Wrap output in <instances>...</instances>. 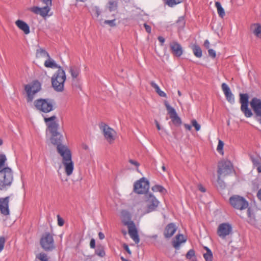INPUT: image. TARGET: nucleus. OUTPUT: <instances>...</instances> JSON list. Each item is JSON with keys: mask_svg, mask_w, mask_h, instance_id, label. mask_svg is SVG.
<instances>
[{"mask_svg": "<svg viewBox=\"0 0 261 261\" xmlns=\"http://www.w3.org/2000/svg\"><path fill=\"white\" fill-rule=\"evenodd\" d=\"M63 135L59 133L51 134L50 141L57 146L58 153L62 158V163L67 176H70L74 170V163L72 160V153L67 146L62 144Z\"/></svg>", "mask_w": 261, "mask_h": 261, "instance_id": "nucleus-1", "label": "nucleus"}, {"mask_svg": "<svg viewBox=\"0 0 261 261\" xmlns=\"http://www.w3.org/2000/svg\"><path fill=\"white\" fill-rule=\"evenodd\" d=\"M121 215L122 217V222L124 225L127 226L130 238L136 244H138L140 242V239L138 230L134 222L131 220L129 214L127 212L123 211L121 212Z\"/></svg>", "mask_w": 261, "mask_h": 261, "instance_id": "nucleus-2", "label": "nucleus"}, {"mask_svg": "<svg viewBox=\"0 0 261 261\" xmlns=\"http://www.w3.org/2000/svg\"><path fill=\"white\" fill-rule=\"evenodd\" d=\"M14 180L13 172L10 167H5L0 170V190H7Z\"/></svg>", "mask_w": 261, "mask_h": 261, "instance_id": "nucleus-3", "label": "nucleus"}, {"mask_svg": "<svg viewBox=\"0 0 261 261\" xmlns=\"http://www.w3.org/2000/svg\"><path fill=\"white\" fill-rule=\"evenodd\" d=\"M66 79L65 72L61 67H60L59 69L53 75L51 79L52 87L56 92H61L63 91Z\"/></svg>", "mask_w": 261, "mask_h": 261, "instance_id": "nucleus-4", "label": "nucleus"}, {"mask_svg": "<svg viewBox=\"0 0 261 261\" xmlns=\"http://www.w3.org/2000/svg\"><path fill=\"white\" fill-rule=\"evenodd\" d=\"M34 105L37 110L44 113H49L54 109V101L51 99H37L35 100Z\"/></svg>", "mask_w": 261, "mask_h": 261, "instance_id": "nucleus-5", "label": "nucleus"}, {"mask_svg": "<svg viewBox=\"0 0 261 261\" xmlns=\"http://www.w3.org/2000/svg\"><path fill=\"white\" fill-rule=\"evenodd\" d=\"M24 89L27 94L28 102H32L34 98L35 95L40 90L41 84L38 81H35L26 85Z\"/></svg>", "mask_w": 261, "mask_h": 261, "instance_id": "nucleus-6", "label": "nucleus"}, {"mask_svg": "<svg viewBox=\"0 0 261 261\" xmlns=\"http://www.w3.org/2000/svg\"><path fill=\"white\" fill-rule=\"evenodd\" d=\"M229 202L234 208L243 210L248 207L249 204L247 200L243 197L234 195L229 198Z\"/></svg>", "mask_w": 261, "mask_h": 261, "instance_id": "nucleus-7", "label": "nucleus"}, {"mask_svg": "<svg viewBox=\"0 0 261 261\" xmlns=\"http://www.w3.org/2000/svg\"><path fill=\"white\" fill-rule=\"evenodd\" d=\"M146 207L145 213H150L156 210L160 202L151 193L145 194Z\"/></svg>", "mask_w": 261, "mask_h": 261, "instance_id": "nucleus-8", "label": "nucleus"}, {"mask_svg": "<svg viewBox=\"0 0 261 261\" xmlns=\"http://www.w3.org/2000/svg\"><path fill=\"white\" fill-rule=\"evenodd\" d=\"M149 188V181L144 177L136 181L134 185V191L139 194L148 193Z\"/></svg>", "mask_w": 261, "mask_h": 261, "instance_id": "nucleus-9", "label": "nucleus"}, {"mask_svg": "<svg viewBox=\"0 0 261 261\" xmlns=\"http://www.w3.org/2000/svg\"><path fill=\"white\" fill-rule=\"evenodd\" d=\"M233 233V227L231 224L228 222L222 223L217 228V233L221 239H224Z\"/></svg>", "mask_w": 261, "mask_h": 261, "instance_id": "nucleus-10", "label": "nucleus"}, {"mask_svg": "<svg viewBox=\"0 0 261 261\" xmlns=\"http://www.w3.org/2000/svg\"><path fill=\"white\" fill-rule=\"evenodd\" d=\"M40 245L45 251H51L55 248L53 236L49 232L44 233L40 239Z\"/></svg>", "mask_w": 261, "mask_h": 261, "instance_id": "nucleus-11", "label": "nucleus"}, {"mask_svg": "<svg viewBox=\"0 0 261 261\" xmlns=\"http://www.w3.org/2000/svg\"><path fill=\"white\" fill-rule=\"evenodd\" d=\"M233 171V167L229 161H221L219 163L218 170V178L219 179L221 176L228 175Z\"/></svg>", "mask_w": 261, "mask_h": 261, "instance_id": "nucleus-12", "label": "nucleus"}, {"mask_svg": "<svg viewBox=\"0 0 261 261\" xmlns=\"http://www.w3.org/2000/svg\"><path fill=\"white\" fill-rule=\"evenodd\" d=\"M100 128L102 131L105 139L109 143H112L115 139L116 133L108 125L102 123Z\"/></svg>", "mask_w": 261, "mask_h": 261, "instance_id": "nucleus-13", "label": "nucleus"}, {"mask_svg": "<svg viewBox=\"0 0 261 261\" xmlns=\"http://www.w3.org/2000/svg\"><path fill=\"white\" fill-rule=\"evenodd\" d=\"M56 119V117L55 115L48 118H44V121L47 125L48 130L51 134L59 133L58 131L59 124L55 121Z\"/></svg>", "mask_w": 261, "mask_h": 261, "instance_id": "nucleus-14", "label": "nucleus"}, {"mask_svg": "<svg viewBox=\"0 0 261 261\" xmlns=\"http://www.w3.org/2000/svg\"><path fill=\"white\" fill-rule=\"evenodd\" d=\"M9 202V196L0 198V212L5 216H9L10 214Z\"/></svg>", "mask_w": 261, "mask_h": 261, "instance_id": "nucleus-15", "label": "nucleus"}, {"mask_svg": "<svg viewBox=\"0 0 261 261\" xmlns=\"http://www.w3.org/2000/svg\"><path fill=\"white\" fill-rule=\"evenodd\" d=\"M166 108L168 111V114L170 115V117L171 119L172 122L174 124H180L181 123V119L177 115V114L174 108L172 107L168 102L165 103Z\"/></svg>", "mask_w": 261, "mask_h": 261, "instance_id": "nucleus-16", "label": "nucleus"}, {"mask_svg": "<svg viewBox=\"0 0 261 261\" xmlns=\"http://www.w3.org/2000/svg\"><path fill=\"white\" fill-rule=\"evenodd\" d=\"M221 88L228 102L231 104H233L235 102L234 97L229 86L225 83H223L221 85Z\"/></svg>", "mask_w": 261, "mask_h": 261, "instance_id": "nucleus-17", "label": "nucleus"}, {"mask_svg": "<svg viewBox=\"0 0 261 261\" xmlns=\"http://www.w3.org/2000/svg\"><path fill=\"white\" fill-rule=\"evenodd\" d=\"M250 106L256 115L261 117V99L253 98L250 101Z\"/></svg>", "mask_w": 261, "mask_h": 261, "instance_id": "nucleus-18", "label": "nucleus"}, {"mask_svg": "<svg viewBox=\"0 0 261 261\" xmlns=\"http://www.w3.org/2000/svg\"><path fill=\"white\" fill-rule=\"evenodd\" d=\"M50 10V7L46 5L42 8L34 6L31 8V11L32 12L36 14H39L43 17H46L48 15Z\"/></svg>", "mask_w": 261, "mask_h": 261, "instance_id": "nucleus-19", "label": "nucleus"}, {"mask_svg": "<svg viewBox=\"0 0 261 261\" xmlns=\"http://www.w3.org/2000/svg\"><path fill=\"white\" fill-rule=\"evenodd\" d=\"M170 47L173 55L177 57H180L183 54V49L181 45L176 41L170 43Z\"/></svg>", "mask_w": 261, "mask_h": 261, "instance_id": "nucleus-20", "label": "nucleus"}, {"mask_svg": "<svg viewBox=\"0 0 261 261\" xmlns=\"http://www.w3.org/2000/svg\"><path fill=\"white\" fill-rule=\"evenodd\" d=\"M177 230V227L176 225L173 223L168 224L165 229L164 236L166 238H169L171 237L176 232Z\"/></svg>", "mask_w": 261, "mask_h": 261, "instance_id": "nucleus-21", "label": "nucleus"}, {"mask_svg": "<svg viewBox=\"0 0 261 261\" xmlns=\"http://www.w3.org/2000/svg\"><path fill=\"white\" fill-rule=\"evenodd\" d=\"M15 24L21 30L25 35H28L30 33V29L29 25L24 21L18 19L15 21Z\"/></svg>", "mask_w": 261, "mask_h": 261, "instance_id": "nucleus-22", "label": "nucleus"}, {"mask_svg": "<svg viewBox=\"0 0 261 261\" xmlns=\"http://www.w3.org/2000/svg\"><path fill=\"white\" fill-rule=\"evenodd\" d=\"M186 241V239L184 235L178 234L176 236L175 239L173 241V246L176 249H179L181 244Z\"/></svg>", "mask_w": 261, "mask_h": 261, "instance_id": "nucleus-23", "label": "nucleus"}, {"mask_svg": "<svg viewBox=\"0 0 261 261\" xmlns=\"http://www.w3.org/2000/svg\"><path fill=\"white\" fill-rule=\"evenodd\" d=\"M47 59L44 62V66L47 68H50L51 69L58 68L61 67L59 66L55 62V61L50 58V56L47 58Z\"/></svg>", "mask_w": 261, "mask_h": 261, "instance_id": "nucleus-24", "label": "nucleus"}, {"mask_svg": "<svg viewBox=\"0 0 261 261\" xmlns=\"http://www.w3.org/2000/svg\"><path fill=\"white\" fill-rule=\"evenodd\" d=\"M251 30L253 34L257 38H261V24L254 23L251 26Z\"/></svg>", "mask_w": 261, "mask_h": 261, "instance_id": "nucleus-25", "label": "nucleus"}, {"mask_svg": "<svg viewBox=\"0 0 261 261\" xmlns=\"http://www.w3.org/2000/svg\"><path fill=\"white\" fill-rule=\"evenodd\" d=\"M80 72V68L77 66H71L69 67V72L71 74L73 80H75L77 77Z\"/></svg>", "mask_w": 261, "mask_h": 261, "instance_id": "nucleus-26", "label": "nucleus"}, {"mask_svg": "<svg viewBox=\"0 0 261 261\" xmlns=\"http://www.w3.org/2000/svg\"><path fill=\"white\" fill-rule=\"evenodd\" d=\"M150 84L151 87L155 89V92L158 94V95L162 97H167V94H166V93H165L163 91L161 90L160 87L154 81L150 82Z\"/></svg>", "mask_w": 261, "mask_h": 261, "instance_id": "nucleus-27", "label": "nucleus"}, {"mask_svg": "<svg viewBox=\"0 0 261 261\" xmlns=\"http://www.w3.org/2000/svg\"><path fill=\"white\" fill-rule=\"evenodd\" d=\"M151 190L154 192H159L161 195H164L167 193V190L162 186L160 185H155L151 188Z\"/></svg>", "mask_w": 261, "mask_h": 261, "instance_id": "nucleus-28", "label": "nucleus"}, {"mask_svg": "<svg viewBox=\"0 0 261 261\" xmlns=\"http://www.w3.org/2000/svg\"><path fill=\"white\" fill-rule=\"evenodd\" d=\"M192 49L194 55L197 58H201L202 57V52L200 47L198 45L195 44L192 46Z\"/></svg>", "mask_w": 261, "mask_h": 261, "instance_id": "nucleus-29", "label": "nucleus"}, {"mask_svg": "<svg viewBox=\"0 0 261 261\" xmlns=\"http://www.w3.org/2000/svg\"><path fill=\"white\" fill-rule=\"evenodd\" d=\"M49 56H50L48 53L42 48H39L36 50V57L37 58H47Z\"/></svg>", "mask_w": 261, "mask_h": 261, "instance_id": "nucleus-30", "label": "nucleus"}, {"mask_svg": "<svg viewBox=\"0 0 261 261\" xmlns=\"http://www.w3.org/2000/svg\"><path fill=\"white\" fill-rule=\"evenodd\" d=\"M206 252L203 253V257L205 261H213V253L211 250L207 247H204Z\"/></svg>", "mask_w": 261, "mask_h": 261, "instance_id": "nucleus-31", "label": "nucleus"}, {"mask_svg": "<svg viewBox=\"0 0 261 261\" xmlns=\"http://www.w3.org/2000/svg\"><path fill=\"white\" fill-rule=\"evenodd\" d=\"M215 6L217 8L219 16L221 18H223L225 15V11L222 7L221 3L219 2H216L215 3Z\"/></svg>", "mask_w": 261, "mask_h": 261, "instance_id": "nucleus-32", "label": "nucleus"}, {"mask_svg": "<svg viewBox=\"0 0 261 261\" xmlns=\"http://www.w3.org/2000/svg\"><path fill=\"white\" fill-rule=\"evenodd\" d=\"M241 110L246 117H250L252 115L251 110L248 108V105L241 106Z\"/></svg>", "mask_w": 261, "mask_h": 261, "instance_id": "nucleus-33", "label": "nucleus"}, {"mask_svg": "<svg viewBox=\"0 0 261 261\" xmlns=\"http://www.w3.org/2000/svg\"><path fill=\"white\" fill-rule=\"evenodd\" d=\"M240 102L241 106L248 105V95L247 94H240Z\"/></svg>", "mask_w": 261, "mask_h": 261, "instance_id": "nucleus-34", "label": "nucleus"}, {"mask_svg": "<svg viewBox=\"0 0 261 261\" xmlns=\"http://www.w3.org/2000/svg\"><path fill=\"white\" fill-rule=\"evenodd\" d=\"M95 254L99 257H103L105 256L106 253L104 248L102 246H97L95 250Z\"/></svg>", "mask_w": 261, "mask_h": 261, "instance_id": "nucleus-35", "label": "nucleus"}, {"mask_svg": "<svg viewBox=\"0 0 261 261\" xmlns=\"http://www.w3.org/2000/svg\"><path fill=\"white\" fill-rule=\"evenodd\" d=\"M92 15L96 18H98L101 14L100 9L97 6L93 7L91 9Z\"/></svg>", "mask_w": 261, "mask_h": 261, "instance_id": "nucleus-36", "label": "nucleus"}, {"mask_svg": "<svg viewBox=\"0 0 261 261\" xmlns=\"http://www.w3.org/2000/svg\"><path fill=\"white\" fill-rule=\"evenodd\" d=\"M182 1V0H166L165 4L170 7H173L181 3Z\"/></svg>", "mask_w": 261, "mask_h": 261, "instance_id": "nucleus-37", "label": "nucleus"}, {"mask_svg": "<svg viewBox=\"0 0 261 261\" xmlns=\"http://www.w3.org/2000/svg\"><path fill=\"white\" fill-rule=\"evenodd\" d=\"M250 159L254 165L257 167L261 166V165H260V159L259 157L257 156L251 155Z\"/></svg>", "mask_w": 261, "mask_h": 261, "instance_id": "nucleus-38", "label": "nucleus"}, {"mask_svg": "<svg viewBox=\"0 0 261 261\" xmlns=\"http://www.w3.org/2000/svg\"><path fill=\"white\" fill-rule=\"evenodd\" d=\"M100 23L102 26H104L106 24H108V25H110V27H114L116 25L115 19L110 20H105L103 22L100 21Z\"/></svg>", "mask_w": 261, "mask_h": 261, "instance_id": "nucleus-39", "label": "nucleus"}, {"mask_svg": "<svg viewBox=\"0 0 261 261\" xmlns=\"http://www.w3.org/2000/svg\"><path fill=\"white\" fill-rule=\"evenodd\" d=\"M7 160L6 156L4 154H0V170L4 168L5 162Z\"/></svg>", "mask_w": 261, "mask_h": 261, "instance_id": "nucleus-40", "label": "nucleus"}, {"mask_svg": "<svg viewBox=\"0 0 261 261\" xmlns=\"http://www.w3.org/2000/svg\"><path fill=\"white\" fill-rule=\"evenodd\" d=\"M109 9L111 11L115 10L117 6V2L115 1H110L109 3Z\"/></svg>", "mask_w": 261, "mask_h": 261, "instance_id": "nucleus-41", "label": "nucleus"}, {"mask_svg": "<svg viewBox=\"0 0 261 261\" xmlns=\"http://www.w3.org/2000/svg\"><path fill=\"white\" fill-rule=\"evenodd\" d=\"M191 124L193 127H195L196 131H199L200 129L201 126L198 124L195 119L191 120Z\"/></svg>", "mask_w": 261, "mask_h": 261, "instance_id": "nucleus-42", "label": "nucleus"}, {"mask_svg": "<svg viewBox=\"0 0 261 261\" xmlns=\"http://www.w3.org/2000/svg\"><path fill=\"white\" fill-rule=\"evenodd\" d=\"M195 256V251L193 249L189 250L186 254V257L188 259H191V258Z\"/></svg>", "mask_w": 261, "mask_h": 261, "instance_id": "nucleus-43", "label": "nucleus"}, {"mask_svg": "<svg viewBox=\"0 0 261 261\" xmlns=\"http://www.w3.org/2000/svg\"><path fill=\"white\" fill-rule=\"evenodd\" d=\"M38 258L41 261H49L46 254L44 253H40L39 255Z\"/></svg>", "mask_w": 261, "mask_h": 261, "instance_id": "nucleus-44", "label": "nucleus"}, {"mask_svg": "<svg viewBox=\"0 0 261 261\" xmlns=\"http://www.w3.org/2000/svg\"><path fill=\"white\" fill-rule=\"evenodd\" d=\"M5 239L4 237L0 236V252L3 250L5 243Z\"/></svg>", "mask_w": 261, "mask_h": 261, "instance_id": "nucleus-45", "label": "nucleus"}, {"mask_svg": "<svg viewBox=\"0 0 261 261\" xmlns=\"http://www.w3.org/2000/svg\"><path fill=\"white\" fill-rule=\"evenodd\" d=\"M224 146V143L222 141L219 140L218 142V144L217 146V150L218 152H220L223 150Z\"/></svg>", "mask_w": 261, "mask_h": 261, "instance_id": "nucleus-46", "label": "nucleus"}, {"mask_svg": "<svg viewBox=\"0 0 261 261\" xmlns=\"http://www.w3.org/2000/svg\"><path fill=\"white\" fill-rule=\"evenodd\" d=\"M57 219L58 225L60 226H63L64 223L63 219L59 215L57 216Z\"/></svg>", "mask_w": 261, "mask_h": 261, "instance_id": "nucleus-47", "label": "nucleus"}, {"mask_svg": "<svg viewBox=\"0 0 261 261\" xmlns=\"http://www.w3.org/2000/svg\"><path fill=\"white\" fill-rule=\"evenodd\" d=\"M208 53L210 57L214 58L216 57V51L213 49H208Z\"/></svg>", "mask_w": 261, "mask_h": 261, "instance_id": "nucleus-48", "label": "nucleus"}, {"mask_svg": "<svg viewBox=\"0 0 261 261\" xmlns=\"http://www.w3.org/2000/svg\"><path fill=\"white\" fill-rule=\"evenodd\" d=\"M247 212H248V216L250 218L249 221V222L252 225H254V220H252V218H251V212H250V208H249L247 210Z\"/></svg>", "mask_w": 261, "mask_h": 261, "instance_id": "nucleus-49", "label": "nucleus"}, {"mask_svg": "<svg viewBox=\"0 0 261 261\" xmlns=\"http://www.w3.org/2000/svg\"><path fill=\"white\" fill-rule=\"evenodd\" d=\"M129 162L132 165L135 166L137 168H138L139 166V165H140V164L137 161H136L135 160H133L130 159L129 160Z\"/></svg>", "mask_w": 261, "mask_h": 261, "instance_id": "nucleus-50", "label": "nucleus"}, {"mask_svg": "<svg viewBox=\"0 0 261 261\" xmlns=\"http://www.w3.org/2000/svg\"><path fill=\"white\" fill-rule=\"evenodd\" d=\"M177 23L180 24L181 27H183L185 24V19L184 17H180L178 18L177 20Z\"/></svg>", "mask_w": 261, "mask_h": 261, "instance_id": "nucleus-51", "label": "nucleus"}, {"mask_svg": "<svg viewBox=\"0 0 261 261\" xmlns=\"http://www.w3.org/2000/svg\"><path fill=\"white\" fill-rule=\"evenodd\" d=\"M144 26L146 30V31L148 33H150L151 31V27L145 23L144 24Z\"/></svg>", "mask_w": 261, "mask_h": 261, "instance_id": "nucleus-52", "label": "nucleus"}, {"mask_svg": "<svg viewBox=\"0 0 261 261\" xmlns=\"http://www.w3.org/2000/svg\"><path fill=\"white\" fill-rule=\"evenodd\" d=\"M90 246L91 248H94L95 247V241L94 239H92L90 242Z\"/></svg>", "mask_w": 261, "mask_h": 261, "instance_id": "nucleus-53", "label": "nucleus"}, {"mask_svg": "<svg viewBox=\"0 0 261 261\" xmlns=\"http://www.w3.org/2000/svg\"><path fill=\"white\" fill-rule=\"evenodd\" d=\"M44 4L46 6L51 7L52 4V0H42Z\"/></svg>", "mask_w": 261, "mask_h": 261, "instance_id": "nucleus-54", "label": "nucleus"}, {"mask_svg": "<svg viewBox=\"0 0 261 261\" xmlns=\"http://www.w3.org/2000/svg\"><path fill=\"white\" fill-rule=\"evenodd\" d=\"M123 247H124V249L126 250V251L129 254H131V251L129 249L128 246L127 245H126V244H124Z\"/></svg>", "mask_w": 261, "mask_h": 261, "instance_id": "nucleus-55", "label": "nucleus"}, {"mask_svg": "<svg viewBox=\"0 0 261 261\" xmlns=\"http://www.w3.org/2000/svg\"><path fill=\"white\" fill-rule=\"evenodd\" d=\"M204 45L206 48H209L210 43L208 40H205L204 42Z\"/></svg>", "mask_w": 261, "mask_h": 261, "instance_id": "nucleus-56", "label": "nucleus"}, {"mask_svg": "<svg viewBox=\"0 0 261 261\" xmlns=\"http://www.w3.org/2000/svg\"><path fill=\"white\" fill-rule=\"evenodd\" d=\"M82 148L85 150H89V147L88 145L86 144H82Z\"/></svg>", "mask_w": 261, "mask_h": 261, "instance_id": "nucleus-57", "label": "nucleus"}, {"mask_svg": "<svg viewBox=\"0 0 261 261\" xmlns=\"http://www.w3.org/2000/svg\"><path fill=\"white\" fill-rule=\"evenodd\" d=\"M184 126H185V127L186 128V129H187L188 130H191L192 126L190 124H184Z\"/></svg>", "mask_w": 261, "mask_h": 261, "instance_id": "nucleus-58", "label": "nucleus"}, {"mask_svg": "<svg viewBox=\"0 0 261 261\" xmlns=\"http://www.w3.org/2000/svg\"><path fill=\"white\" fill-rule=\"evenodd\" d=\"M158 40L159 41L161 42L162 44L164 43L165 42V39L162 36H159L158 37Z\"/></svg>", "mask_w": 261, "mask_h": 261, "instance_id": "nucleus-59", "label": "nucleus"}, {"mask_svg": "<svg viewBox=\"0 0 261 261\" xmlns=\"http://www.w3.org/2000/svg\"><path fill=\"white\" fill-rule=\"evenodd\" d=\"M98 237H99V238L100 239V240H103L104 238H105V235L104 234L101 232H99L98 233Z\"/></svg>", "mask_w": 261, "mask_h": 261, "instance_id": "nucleus-60", "label": "nucleus"}, {"mask_svg": "<svg viewBox=\"0 0 261 261\" xmlns=\"http://www.w3.org/2000/svg\"><path fill=\"white\" fill-rule=\"evenodd\" d=\"M257 197L261 201V188L257 192Z\"/></svg>", "mask_w": 261, "mask_h": 261, "instance_id": "nucleus-61", "label": "nucleus"}, {"mask_svg": "<svg viewBox=\"0 0 261 261\" xmlns=\"http://www.w3.org/2000/svg\"><path fill=\"white\" fill-rule=\"evenodd\" d=\"M198 189L202 192H205V188L204 187H203L201 185H199L198 186Z\"/></svg>", "mask_w": 261, "mask_h": 261, "instance_id": "nucleus-62", "label": "nucleus"}, {"mask_svg": "<svg viewBox=\"0 0 261 261\" xmlns=\"http://www.w3.org/2000/svg\"><path fill=\"white\" fill-rule=\"evenodd\" d=\"M155 124H156V127L158 128V130H160L161 129V126L159 124V123H158V122L157 121H155Z\"/></svg>", "mask_w": 261, "mask_h": 261, "instance_id": "nucleus-63", "label": "nucleus"}, {"mask_svg": "<svg viewBox=\"0 0 261 261\" xmlns=\"http://www.w3.org/2000/svg\"><path fill=\"white\" fill-rule=\"evenodd\" d=\"M257 169L258 172L261 173V166H259L258 167H257Z\"/></svg>", "mask_w": 261, "mask_h": 261, "instance_id": "nucleus-64", "label": "nucleus"}]
</instances>
